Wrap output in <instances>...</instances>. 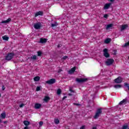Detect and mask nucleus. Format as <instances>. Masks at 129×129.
Listing matches in <instances>:
<instances>
[{
	"label": "nucleus",
	"mask_w": 129,
	"mask_h": 129,
	"mask_svg": "<svg viewBox=\"0 0 129 129\" xmlns=\"http://www.w3.org/2000/svg\"><path fill=\"white\" fill-rule=\"evenodd\" d=\"M101 113H102V110L101 109V108H99L97 109L96 113L95 114V115L94 116V118L95 119H97V118H98V117H99V116H100V114H101Z\"/></svg>",
	"instance_id": "nucleus-1"
},
{
	"label": "nucleus",
	"mask_w": 129,
	"mask_h": 129,
	"mask_svg": "<svg viewBox=\"0 0 129 129\" xmlns=\"http://www.w3.org/2000/svg\"><path fill=\"white\" fill-rule=\"evenodd\" d=\"M14 56H15V53L13 52L9 53L5 57V59L7 61H11L13 58H14Z\"/></svg>",
	"instance_id": "nucleus-2"
},
{
	"label": "nucleus",
	"mask_w": 129,
	"mask_h": 129,
	"mask_svg": "<svg viewBox=\"0 0 129 129\" xmlns=\"http://www.w3.org/2000/svg\"><path fill=\"white\" fill-rule=\"evenodd\" d=\"M113 63H114V59L112 58H108L105 61L106 66H111Z\"/></svg>",
	"instance_id": "nucleus-3"
},
{
	"label": "nucleus",
	"mask_w": 129,
	"mask_h": 129,
	"mask_svg": "<svg viewBox=\"0 0 129 129\" xmlns=\"http://www.w3.org/2000/svg\"><path fill=\"white\" fill-rule=\"evenodd\" d=\"M88 81V79L87 78H82V79L76 78V81L78 82V83H84V82H87Z\"/></svg>",
	"instance_id": "nucleus-4"
},
{
	"label": "nucleus",
	"mask_w": 129,
	"mask_h": 129,
	"mask_svg": "<svg viewBox=\"0 0 129 129\" xmlns=\"http://www.w3.org/2000/svg\"><path fill=\"white\" fill-rule=\"evenodd\" d=\"M103 51L104 52L103 55L105 58H109L110 56V54L108 53V49L107 48L104 49Z\"/></svg>",
	"instance_id": "nucleus-5"
},
{
	"label": "nucleus",
	"mask_w": 129,
	"mask_h": 129,
	"mask_svg": "<svg viewBox=\"0 0 129 129\" xmlns=\"http://www.w3.org/2000/svg\"><path fill=\"white\" fill-rule=\"evenodd\" d=\"M56 82V80L55 79H51L47 81L46 82V83H47V84H54V83H55Z\"/></svg>",
	"instance_id": "nucleus-6"
},
{
	"label": "nucleus",
	"mask_w": 129,
	"mask_h": 129,
	"mask_svg": "<svg viewBox=\"0 0 129 129\" xmlns=\"http://www.w3.org/2000/svg\"><path fill=\"white\" fill-rule=\"evenodd\" d=\"M115 83H116L117 84H119L122 82V80L121 79V78L118 77L117 78L115 79L114 80Z\"/></svg>",
	"instance_id": "nucleus-7"
},
{
	"label": "nucleus",
	"mask_w": 129,
	"mask_h": 129,
	"mask_svg": "<svg viewBox=\"0 0 129 129\" xmlns=\"http://www.w3.org/2000/svg\"><path fill=\"white\" fill-rule=\"evenodd\" d=\"M34 28L36 29V30H39L41 29V23H38L34 25Z\"/></svg>",
	"instance_id": "nucleus-8"
},
{
	"label": "nucleus",
	"mask_w": 129,
	"mask_h": 129,
	"mask_svg": "<svg viewBox=\"0 0 129 129\" xmlns=\"http://www.w3.org/2000/svg\"><path fill=\"white\" fill-rule=\"evenodd\" d=\"M110 6H111V3H107L105 4L104 6V10H108L109 8H110Z\"/></svg>",
	"instance_id": "nucleus-9"
},
{
	"label": "nucleus",
	"mask_w": 129,
	"mask_h": 129,
	"mask_svg": "<svg viewBox=\"0 0 129 129\" xmlns=\"http://www.w3.org/2000/svg\"><path fill=\"white\" fill-rule=\"evenodd\" d=\"M44 12L43 11H38L35 14V17L37 18L38 16H43Z\"/></svg>",
	"instance_id": "nucleus-10"
},
{
	"label": "nucleus",
	"mask_w": 129,
	"mask_h": 129,
	"mask_svg": "<svg viewBox=\"0 0 129 129\" xmlns=\"http://www.w3.org/2000/svg\"><path fill=\"white\" fill-rule=\"evenodd\" d=\"M128 27V25L127 24H124L121 25L120 31H124V30H125L126 28H127Z\"/></svg>",
	"instance_id": "nucleus-11"
},
{
	"label": "nucleus",
	"mask_w": 129,
	"mask_h": 129,
	"mask_svg": "<svg viewBox=\"0 0 129 129\" xmlns=\"http://www.w3.org/2000/svg\"><path fill=\"white\" fill-rule=\"evenodd\" d=\"M12 21V19L11 18H8L6 20H4L1 22V24H8V23H10Z\"/></svg>",
	"instance_id": "nucleus-12"
},
{
	"label": "nucleus",
	"mask_w": 129,
	"mask_h": 129,
	"mask_svg": "<svg viewBox=\"0 0 129 129\" xmlns=\"http://www.w3.org/2000/svg\"><path fill=\"white\" fill-rule=\"evenodd\" d=\"M34 106L36 109H39L42 107V104L40 103H36Z\"/></svg>",
	"instance_id": "nucleus-13"
},
{
	"label": "nucleus",
	"mask_w": 129,
	"mask_h": 129,
	"mask_svg": "<svg viewBox=\"0 0 129 129\" xmlns=\"http://www.w3.org/2000/svg\"><path fill=\"white\" fill-rule=\"evenodd\" d=\"M127 103V100L126 99H124L123 100L121 101L119 103V104L120 105H122V104H126Z\"/></svg>",
	"instance_id": "nucleus-14"
},
{
	"label": "nucleus",
	"mask_w": 129,
	"mask_h": 129,
	"mask_svg": "<svg viewBox=\"0 0 129 129\" xmlns=\"http://www.w3.org/2000/svg\"><path fill=\"white\" fill-rule=\"evenodd\" d=\"M47 39L46 38H40L39 43L41 44H44L45 43H47Z\"/></svg>",
	"instance_id": "nucleus-15"
},
{
	"label": "nucleus",
	"mask_w": 129,
	"mask_h": 129,
	"mask_svg": "<svg viewBox=\"0 0 129 129\" xmlns=\"http://www.w3.org/2000/svg\"><path fill=\"white\" fill-rule=\"evenodd\" d=\"M75 70H76V67H74L69 71V73L70 74H72V73H74L75 72Z\"/></svg>",
	"instance_id": "nucleus-16"
},
{
	"label": "nucleus",
	"mask_w": 129,
	"mask_h": 129,
	"mask_svg": "<svg viewBox=\"0 0 129 129\" xmlns=\"http://www.w3.org/2000/svg\"><path fill=\"white\" fill-rule=\"evenodd\" d=\"M111 41V39L110 38H107L104 40L105 44H109Z\"/></svg>",
	"instance_id": "nucleus-17"
},
{
	"label": "nucleus",
	"mask_w": 129,
	"mask_h": 129,
	"mask_svg": "<svg viewBox=\"0 0 129 129\" xmlns=\"http://www.w3.org/2000/svg\"><path fill=\"white\" fill-rule=\"evenodd\" d=\"M6 116H7V115H6L5 112H3V113H1V114L0 115V117L3 119L6 118Z\"/></svg>",
	"instance_id": "nucleus-18"
},
{
	"label": "nucleus",
	"mask_w": 129,
	"mask_h": 129,
	"mask_svg": "<svg viewBox=\"0 0 129 129\" xmlns=\"http://www.w3.org/2000/svg\"><path fill=\"white\" fill-rule=\"evenodd\" d=\"M50 98L49 96H45L43 99L44 101H45V102H48V101H49V100H50Z\"/></svg>",
	"instance_id": "nucleus-19"
},
{
	"label": "nucleus",
	"mask_w": 129,
	"mask_h": 129,
	"mask_svg": "<svg viewBox=\"0 0 129 129\" xmlns=\"http://www.w3.org/2000/svg\"><path fill=\"white\" fill-rule=\"evenodd\" d=\"M23 123L24 125H26V126H28V125H30V122L28 120H24L23 121Z\"/></svg>",
	"instance_id": "nucleus-20"
},
{
	"label": "nucleus",
	"mask_w": 129,
	"mask_h": 129,
	"mask_svg": "<svg viewBox=\"0 0 129 129\" xmlns=\"http://www.w3.org/2000/svg\"><path fill=\"white\" fill-rule=\"evenodd\" d=\"M3 39L5 41H9V37L7 36V35H5L2 37Z\"/></svg>",
	"instance_id": "nucleus-21"
},
{
	"label": "nucleus",
	"mask_w": 129,
	"mask_h": 129,
	"mask_svg": "<svg viewBox=\"0 0 129 129\" xmlns=\"http://www.w3.org/2000/svg\"><path fill=\"white\" fill-rule=\"evenodd\" d=\"M112 26H113V24H108L106 27V30H108V29H110V28H111Z\"/></svg>",
	"instance_id": "nucleus-22"
},
{
	"label": "nucleus",
	"mask_w": 129,
	"mask_h": 129,
	"mask_svg": "<svg viewBox=\"0 0 129 129\" xmlns=\"http://www.w3.org/2000/svg\"><path fill=\"white\" fill-rule=\"evenodd\" d=\"M114 88L117 89L118 88H121V85H115L114 86Z\"/></svg>",
	"instance_id": "nucleus-23"
},
{
	"label": "nucleus",
	"mask_w": 129,
	"mask_h": 129,
	"mask_svg": "<svg viewBox=\"0 0 129 129\" xmlns=\"http://www.w3.org/2000/svg\"><path fill=\"white\" fill-rule=\"evenodd\" d=\"M34 81H36V82L39 81H40V77L37 76V77H34Z\"/></svg>",
	"instance_id": "nucleus-24"
},
{
	"label": "nucleus",
	"mask_w": 129,
	"mask_h": 129,
	"mask_svg": "<svg viewBox=\"0 0 129 129\" xmlns=\"http://www.w3.org/2000/svg\"><path fill=\"white\" fill-rule=\"evenodd\" d=\"M54 123L55 124H59L60 123V120L58 119H54Z\"/></svg>",
	"instance_id": "nucleus-25"
},
{
	"label": "nucleus",
	"mask_w": 129,
	"mask_h": 129,
	"mask_svg": "<svg viewBox=\"0 0 129 129\" xmlns=\"http://www.w3.org/2000/svg\"><path fill=\"white\" fill-rule=\"evenodd\" d=\"M57 95H60L61 93H62V90H61V89H58L57 90Z\"/></svg>",
	"instance_id": "nucleus-26"
},
{
	"label": "nucleus",
	"mask_w": 129,
	"mask_h": 129,
	"mask_svg": "<svg viewBox=\"0 0 129 129\" xmlns=\"http://www.w3.org/2000/svg\"><path fill=\"white\" fill-rule=\"evenodd\" d=\"M57 26H58V23H57V22H55L54 23L51 24V27L52 28H54V27H57Z\"/></svg>",
	"instance_id": "nucleus-27"
},
{
	"label": "nucleus",
	"mask_w": 129,
	"mask_h": 129,
	"mask_svg": "<svg viewBox=\"0 0 129 129\" xmlns=\"http://www.w3.org/2000/svg\"><path fill=\"white\" fill-rule=\"evenodd\" d=\"M30 59H32V60H36L37 59V55H33L30 57Z\"/></svg>",
	"instance_id": "nucleus-28"
},
{
	"label": "nucleus",
	"mask_w": 129,
	"mask_h": 129,
	"mask_svg": "<svg viewBox=\"0 0 129 129\" xmlns=\"http://www.w3.org/2000/svg\"><path fill=\"white\" fill-rule=\"evenodd\" d=\"M37 56L38 57H41V56H42V51H38L37 52Z\"/></svg>",
	"instance_id": "nucleus-29"
},
{
	"label": "nucleus",
	"mask_w": 129,
	"mask_h": 129,
	"mask_svg": "<svg viewBox=\"0 0 129 129\" xmlns=\"http://www.w3.org/2000/svg\"><path fill=\"white\" fill-rule=\"evenodd\" d=\"M41 90V86H37L36 89V91H40Z\"/></svg>",
	"instance_id": "nucleus-30"
},
{
	"label": "nucleus",
	"mask_w": 129,
	"mask_h": 129,
	"mask_svg": "<svg viewBox=\"0 0 129 129\" xmlns=\"http://www.w3.org/2000/svg\"><path fill=\"white\" fill-rule=\"evenodd\" d=\"M68 58V56L66 55L62 57V58H61V60H66V59H67Z\"/></svg>",
	"instance_id": "nucleus-31"
},
{
	"label": "nucleus",
	"mask_w": 129,
	"mask_h": 129,
	"mask_svg": "<svg viewBox=\"0 0 129 129\" xmlns=\"http://www.w3.org/2000/svg\"><path fill=\"white\" fill-rule=\"evenodd\" d=\"M24 106H25V104L24 103H22L19 105V107L20 108H22V107H24Z\"/></svg>",
	"instance_id": "nucleus-32"
},
{
	"label": "nucleus",
	"mask_w": 129,
	"mask_h": 129,
	"mask_svg": "<svg viewBox=\"0 0 129 129\" xmlns=\"http://www.w3.org/2000/svg\"><path fill=\"white\" fill-rule=\"evenodd\" d=\"M39 126H42V125H43V122L41 121L39 122Z\"/></svg>",
	"instance_id": "nucleus-33"
},
{
	"label": "nucleus",
	"mask_w": 129,
	"mask_h": 129,
	"mask_svg": "<svg viewBox=\"0 0 129 129\" xmlns=\"http://www.w3.org/2000/svg\"><path fill=\"white\" fill-rule=\"evenodd\" d=\"M104 18H105V19H107V18H108V14H105L104 15Z\"/></svg>",
	"instance_id": "nucleus-34"
},
{
	"label": "nucleus",
	"mask_w": 129,
	"mask_h": 129,
	"mask_svg": "<svg viewBox=\"0 0 129 129\" xmlns=\"http://www.w3.org/2000/svg\"><path fill=\"white\" fill-rule=\"evenodd\" d=\"M74 105H77V106H79V105H80V104L74 103Z\"/></svg>",
	"instance_id": "nucleus-35"
},
{
	"label": "nucleus",
	"mask_w": 129,
	"mask_h": 129,
	"mask_svg": "<svg viewBox=\"0 0 129 129\" xmlns=\"http://www.w3.org/2000/svg\"><path fill=\"white\" fill-rule=\"evenodd\" d=\"M6 89V87H5V85L2 86V90L4 91Z\"/></svg>",
	"instance_id": "nucleus-36"
},
{
	"label": "nucleus",
	"mask_w": 129,
	"mask_h": 129,
	"mask_svg": "<svg viewBox=\"0 0 129 129\" xmlns=\"http://www.w3.org/2000/svg\"><path fill=\"white\" fill-rule=\"evenodd\" d=\"M80 129H85V125H83L80 127Z\"/></svg>",
	"instance_id": "nucleus-37"
},
{
	"label": "nucleus",
	"mask_w": 129,
	"mask_h": 129,
	"mask_svg": "<svg viewBox=\"0 0 129 129\" xmlns=\"http://www.w3.org/2000/svg\"><path fill=\"white\" fill-rule=\"evenodd\" d=\"M61 72H62V70L61 69L58 70V73H61Z\"/></svg>",
	"instance_id": "nucleus-38"
},
{
	"label": "nucleus",
	"mask_w": 129,
	"mask_h": 129,
	"mask_svg": "<svg viewBox=\"0 0 129 129\" xmlns=\"http://www.w3.org/2000/svg\"><path fill=\"white\" fill-rule=\"evenodd\" d=\"M66 98H67V96H64L62 98V100H64V99H66Z\"/></svg>",
	"instance_id": "nucleus-39"
},
{
	"label": "nucleus",
	"mask_w": 129,
	"mask_h": 129,
	"mask_svg": "<svg viewBox=\"0 0 129 129\" xmlns=\"http://www.w3.org/2000/svg\"><path fill=\"white\" fill-rule=\"evenodd\" d=\"M70 91L71 92H74V91H73V90H72V89H70Z\"/></svg>",
	"instance_id": "nucleus-40"
},
{
	"label": "nucleus",
	"mask_w": 129,
	"mask_h": 129,
	"mask_svg": "<svg viewBox=\"0 0 129 129\" xmlns=\"http://www.w3.org/2000/svg\"><path fill=\"white\" fill-rule=\"evenodd\" d=\"M24 129H29V127H28V126H26L24 127Z\"/></svg>",
	"instance_id": "nucleus-41"
},
{
	"label": "nucleus",
	"mask_w": 129,
	"mask_h": 129,
	"mask_svg": "<svg viewBox=\"0 0 129 129\" xmlns=\"http://www.w3.org/2000/svg\"><path fill=\"white\" fill-rule=\"evenodd\" d=\"M109 2H110L111 3H113V2H114V0H109Z\"/></svg>",
	"instance_id": "nucleus-42"
},
{
	"label": "nucleus",
	"mask_w": 129,
	"mask_h": 129,
	"mask_svg": "<svg viewBox=\"0 0 129 129\" xmlns=\"http://www.w3.org/2000/svg\"><path fill=\"white\" fill-rule=\"evenodd\" d=\"M69 96H72V95H73V94L70 93L69 94Z\"/></svg>",
	"instance_id": "nucleus-43"
},
{
	"label": "nucleus",
	"mask_w": 129,
	"mask_h": 129,
	"mask_svg": "<svg viewBox=\"0 0 129 129\" xmlns=\"http://www.w3.org/2000/svg\"><path fill=\"white\" fill-rule=\"evenodd\" d=\"M97 128V127H96V126H94L92 127V129H96Z\"/></svg>",
	"instance_id": "nucleus-44"
},
{
	"label": "nucleus",
	"mask_w": 129,
	"mask_h": 129,
	"mask_svg": "<svg viewBox=\"0 0 129 129\" xmlns=\"http://www.w3.org/2000/svg\"><path fill=\"white\" fill-rule=\"evenodd\" d=\"M3 122H4V123H7V122H8V121H3Z\"/></svg>",
	"instance_id": "nucleus-45"
},
{
	"label": "nucleus",
	"mask_w": 129,
	"mask_h": 129,
	"mask_svg": "<svg viewBox=\"0 0 129 129\" xmlns=\"http://www.w3.org/2000/svg\"><path fill=\"white\" fill-rule=\"evenodd\" d=\"M57 48H60V44L57 45Z\"/></svg>",
	"instance_id": "nucleus-46"
},
{
	"label": "nucleus",
	"mask_w": 129,
	"mask_h": 129,
	"mask_svg": "<svg viewBox=\"0 0 129 129\" xmlns=\"http://www.w3.org/2000/svg\"><path fill=\"white\" fill-rule=\"evenodd\" d=\"M0 97H2V94L0 93Z\"/></svg>",
	"instance_id": "nucleus-47"
},
{
	"label": "nucleus",
	"mask_w": 129,
	"mask_h": 129,
	"mask_svg": "<svg viewBox=\"0 0 129 129\" xmlns=\"http://www.w3.org/2000/svg\"><path fill=\"white\" fill-rule=\"evenodd\" d=\"M1 122H2V120L0 119V123H1Z\"/></svg>",
	"instance_id": "nucleus-48"
}]
</instances>
